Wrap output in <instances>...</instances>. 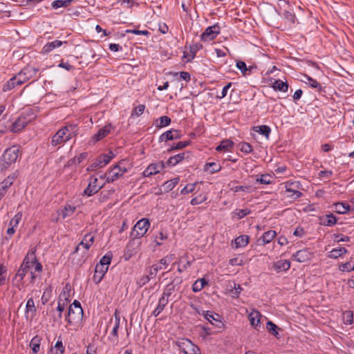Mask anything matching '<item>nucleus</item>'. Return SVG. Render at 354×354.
<instances>
[{
    "label": "nucleus",
    "mask_w": 354,
    "mask_h": 354,
    "mask_svg": "<svg viewBox=\"0 0 354 354\" xmlns=\"http://www.w3.org/2000/svg\"><path fill=\"white\" fill-rule=\"evenodd\" d=\"M266 328L272 335L279 338V330L280 328L272 322L268 321L266 324Z\"/></svg>",
    "instance_id": "c03bdc74"
},
{
    "label": "nucleus",
    "mask_w": 354,
    "mask_h": 354,
    "mask_svg": "<svg viewBox=\"0 0 354 354\" xmlns=\"http://www.w3.org/2000/svg\"><path fill=\"white\" fill-rule=\"evenodd\" d=\"M107 271L108 269L106 266L105 267L102 265L97 264L95 269V273L93 277V281L96 284L99 283L102 280Z\"/></svg>",
    "instance_id": "4be33fe9"
},
{
    "label": "nucleus",
    "mask_w": 354,
    "mask_h": 354,
    "mask_svg": "<svg viewBox=\"0 0 354 354\" xmlns=\"http://www.w3.org/2000/svg\"><path fill=\"white\" fill-rule=\"evenodd\" d=\"M335 211L338 214H345L349 210V205L346 203H337L335 204Z\"/></svg>",
    "instance_id": "8fccbe9b"
},
{
    "label": "nucleus",
    "mask_w": 354,
    "mask_h": 354,
    "mask_svg": "<svg viewBox=\"0 0 354 354\" xmlns=\"http://www.w3.org/2000/svg\"><path fill=\"white\" fill-rule=\"evenodd\" d=\"M70 291H71L70 286L68 284L66 285L65 287L63 288L62 292L59 294L58 301H62V302L66 301V305H67L68 302L70 301L69 300V297H71Z\"/></svg>",
    "instance_id": "e433bc0d"
},
{
    "label": "nucleus",
    "mask_w": 354,
    "mask_h": 354,
    "mask_svg": "<svg viewBox=\"0 0 354 354\" xmlns=\"http://www.w3.org/2000/svg\"><path fill=\"white\" fill-rule=\"evenodd\" d=\"M256 181L261 184L269 185L272 182V176L270 174H262L257 178Z\"/></svg>",
    "instance_id": "5fc2aeb1"
},
{
    "label": "nucleus",
    "mask_w": 354,
    "mask_h": 354,
    "mask_svg": "<svg viewBox=\"0 0 354 354\" xmlns=\"http://www.w3.org/2000/svg\"><path fill=\"white\" fill-rule=\"evenodd\" d=\"M348 250L345 248L339 247L334 248L328 252V257L331 259H337L343 254H346Z\"/></svg>",
    "instance_id": "72a5a7b5"
},
{
    "label": "nucleus",
    "mask_w": 354,
    "mask_h": 354,
    "mask_svg": "<svg viewBox=\"0 0 354 354\" xmlns=\"http://www.w3.org/2000/svg\"><path fill=\"white\" fill-rule=\"evenodd\" d=\"M178 346L185 354H201L199 348L189 339H182L178 342Z\"/></svg>",
    "instance_id": "9b49d317"
},
{
    "label": "nucleus",
    "mask_w": 354,
    "mask_h": 354,
    "mask_svg": "<svg viewBox=\"0 0 354 354\" xmlns=\"http://www.w3.org/2000/svg\"><path fill=\"white\" fill-rule=\"evenodd\" d=\"M321 224L327 226H333L336 224L337 218L332 214H326L320 218Z\"/></svg>",
    "instance_id": "cd10ccee"
},
{
    "label": "nucleus",
    "mask_w": 354,
    "mask_h": 354,
    "mask_svg": "<svg viewBox=\"0 0 354 354\" xmlns=\"http://www.w3.org/2000/svg\"><path fill=\"white\" fill-rule=\"evenodd\" d=\"M236 67L241 71V73L245 75H247V71H250L245 64V63L243 61H239L236 62Z\"/></svg>",
    "instance_id": "774afa93"
},
{
    "label": "nucleus",
    "mask_w": 354,
    "mask_h": 354,
    "mask_svg": "<svg viewBox=\"0 0 354 354\" xmlns=\"http://www.w3.org/2000/svg\"><path fill=\"white\" fill-rule=\"evenodd\" d=\"M149 227V220L146 218H141L134 225L131 235L135 238H141L147 233Z\"/></svg>",
    "instance_id": "39448f33"
},
{
    "label": "nucleus",
    "mask_w": 354,
    "mask_h": 354,
    "mask_svg": "<svg viewBox=\"0 0 354 354\" xmlns=\"http://www.w3.org/2000/svg\"><path fill=\"white\" fill-rule=\"evenodd\" d=\"M113 129V126L111 124H108L99 129V131L93 136L92 139L95 141H99L109 134Z\"/></svg>",
    "instance_id": "412c9836"
},
{
    "label": "nucleus",
    "mask_w": 354,
    "mask_h": 354,
    "mask_svg": "<svg viewBox=\"0 0 354 354\" xmlns=\"http://www.w3.org/2000/svg\"><path fill=\"white\" fill-rule=\"evenodd\" d=\"M250 237L248 235H241L234 239L235 248H243L248 244Z\"/></svg>",
    "instance_id": "c9c22d12"
},
{
    "label": "nucleus",
    "mask_w": 354,
    "mask_h": 354,
    "mask_svg": "<svg viewBox=\"0 0 354 354\" xmlns=\"http://www.w3.org/2000/svg\"><path fill=\"white\" fill-rule=\"evenodd\" d=\"M37 69L34 67L27 66L23 68L15 76L17 77V82L21 85L24 84L26 82L32 78L36 75Z\"/></svg>",
    "instance_id": "6e6552de"
},
{
    "label": "nucleus",
    "mask_w": 354,
    "mask_h": 354,
    "mask_svg": "<svg viewBox=\"0 0 354 354\" xmlns=\"http://www.w3.org/2000/svg\"><path fill=\"white\" fill-rule=\"evenodd\" d=\"M175 259V254H170L165 257L164 258L161 259L160 261L159 264H157L158 266H165V268H167V266L174 260Z\"/></svg>",
    "instance_id": "3c124183"
},
{
    "label": "nucleus",
    "mask_w": 354,
    "mask_h": 354,
    "mask_svg": "<svg viewBox=\"0 0 354 354\" xmlns=\"http://www.w3.org/2000/svg\"><path fill=\"white\" fill-rule=\"evenodd\" d=\"M19 149L17 146H12V147L7 149L2 156L3 166L7 167L8 166L15 163L19 157Z\"/></svg>",
    "instance_id": "423d86ee"
},
{
    "label": "nucleus",
    "mask_w": 354,
    "mask_h": 354,
    "mask_svg": "<svg viewBox=\"0 0 354 354\" xmlns=\"http://www.w3.org/2000/svg\"><path fill=\"white\" fill-rule=\"evenodd\" d=\"M171 123V118L168 116L164 115L160 117L156 122V127L157 128H162L169 125Z\"/></svg>",
    "instance_id": "37998d69"
},
{
    "label": "nucleus",
    "mask_w": 354,
    "mask_h": 354,
    "mask_svg": "<svg viewBox=\"0 0 354 354\" xmlns=\"http://www.w3.org/2000/svg\"><path fill=\"white\" fill-rule=\"evenodd\" d=\"M94 240L95 234L93 233L86 234L82 239V241L87 244V246H88L89 248L93 245Z\"/></svg>",
    "instance_id": "052dcab7"
},
{
    "label": "nucleus",
    "mask_w": 354,
    "mask_h": 354,
    "mask_svg": "<svg viewBox=\"0 0 354 354\" xmlns=\"http://www.w3.org/2000/svg\"><path fill=\"white\" fill-rule=\"evenodd\" d=\"M344 317L345 319L346 324H352L353 323V314L351 311H346L344 313Z\"/></svg>",
    "instance_id": "338daca9"
},
{
    "label": "nucleus",
    "mask_w": 354,
    "mask_h": 354,
    "mask_svg": "<svg viewBox=\"0 0 354 354\" xmlns=\"http://www.w3.org/2000/svg\"><path fill=\"white\" fill-rule=\"evenodd\" d=\"M304 77L306 80H304V82L308 84L310 87L321 90L322 86L316 80H314L307 75H305Z\"/></svg>",
    "instance_id": "09e8293b"
},
{
    "label": "nucleus",
    "mask_w": 354,
    "mask_h": 354,
    "mask_svg": "<svg viewBox=\"0 0 354 354\" xmlns=\"http://www.w3.org/2000/svg\"><path fill=\"white\" fill-rule=\"evenodd\" d=\"M77 135V125L68 124L60 129L52 137L51 144L53 146L62 145Z\"/></svg>",
    "instance_id": "7ed1b4c3"
},
{
    "label": "nucleus",
    "mask_w": 354,
    "mask_h": 354,
    "mask_svg": "<svg viewBox=\"0 0 354 354\" xmlns=\"http://www.w3.org/2000/svg\"><path fill=\"white\" fill-rule=\"evenodd\" d=\"M273 267L277 272H285L290 269V262L286 259H281L275 262Z\"/></svg>",
    "instance_id": "393cba45"
},
{
    "label": "nucleus",
    "mask_w": 354,
    "mask_h": 354,
    "mask_svg": "<svg viewBox=\"0 0 354 354\" xmlns=\"http://www.w3.org/2000/svg\"><path fill=\"white\" fill-rule=\"evenodd\" d=\"M122 162H120L118 165H115L108 171V176L106 177L107 183L115 181L127 172V169L122 166Z\"/></svg>",
    "instance_id": "0eeeda50"
},
{
    "label": "nucleus",
    "mask_w": 354,
    "mask_h": 354,
    "mask_svg": "<svg viewBox=\"0 0 354 354\" xmlns=\"http://www.w3.org/2000/svg\"><path fill=\"white\" fill-rule=\"evenodd\" d=\"M82 249L84 250L82 251V253L84 254H86L90 248H88V246H87V244L82 240V241L76 247L73 253H77L80 250Z\"/></svg>",
    "instance_id": "0e129e2a"
},
{
    "label": "nucleus",
    "mask_w": 354,
    "mask_h": 354,
    "mask_svg": "<svg viewBox=\"0 0 354 354\" xmlns=\"http://www.w3.org/2000/svg\"><path fill=\"white\" fill-rule=\"evenodd\" d=\"M207 284V281L204 278H201L200 279L196 280L193 286L192 290L195 292L201 291L205 285Z\"/></svg>",
    "instance_id": "a18cd8bd"
},
{
    "label": "nucleus",
    "mask_w": 354,
    "mask_h": 354,
    "mask_svg": "<svg viewBox=\"0 0 354 354\" xmlns=\"http://www.w3.org/2000/svg\"><path fill=\"white\" fill-rule=\"evenodd\" d=\"M251 211L248 209H236L232 212V218H235L236 219H241L246 216L247 215L250 214Z\"/></svg>",
    "instance_id": "ea45409f"
},
{
    "label": "nucleus",
    "mask_w": 354,
    "mask_h": 354,
    "mask_svg": "<svg viewBox=\"0 0 354 354\" xmlns=\"http://www.w3.org/2000/svg\"><path fill=\"white\" fill-rule=\"evenodd\" d=\"M104 185L105 183H100L98 178L96 176H91L89 179V183L84 192V194L88 196H93L100 189H101Z\"/></svg>",
    "instance_id": "1a4fd4ad"
},
{
    "label": "nucleus",
    "mask_w": 354,
    "mask_h": 354,
    "mask_svg": "<svg viewBox=\"0 0 354 354\" xmlns=\"http://www.w3.org/2000/svg\"><path fill=\"white\" fill-rule=\"evenodd\" d=\"M112 158L113 154L111 152H110L109 154H102L99 156L91 165V170L93 171L97 168H102L106 166L111 161Z\"/></svg>",
    "instance_id": "ddd939ff"
},
{
    "label": "nucleus",
    "mask_w": 354,
    "mask_h": 354,
    "mask_svg": "<svg viewBox=\"0 0 354 354\" xmlns=\"http://www.w3.org/2000/svg\"><path fill=\"white\" fill-rule=\"evenodd\" d=\"M314 257V252L309 248H304L297 251L291 258L293 261L299 263H306L310 261Z\"/></svg>",
    "instance_id": "9d476101"
},
{
    "label": "nucleus",
    "mask_w": 354,
    "mask_h": 354,
    "mask_svg": "<svg viewBox=\"0 0 354 354\" xmlns=\"http://www.w3.org/2000/svg\"><path fill=\"white\" fill-rule=\"evenodd\" d=\"M203 316L211 324L215 326L218 328H222L223 327V324L221 322V317L218 314L207 310L203 312Z\"/></svg>",
    "instance_id": "f3484780"
},
{
    "label": "nucleus",
    "mask_w": 354,
    "mask_h": 354,
    "mask_svg": "<svg viewBox=\"0 0 354 354\" xmlns=\"http://www.w3.org/2000/svg\"><path fill=\"white\" fill-rule=\"evenodd\" d=\"M185 158V153H179L169 158L168 162L170 165H176Z\"/></svg>",
    "instance_id": "4d7b16f0"
},
{
    "label": "nucleus",
    "mask_w": 354,
    "mask_h": 354,
    "mask_svg": "<svg viewBox=\"0 0 354 354\" xmlns=\"http://www.w3.org/2000/svg\"><path fill=\"white\" fill-rule=\"evenodd\" d=\"M62 45V41L59 40H55L51 42L47 43L43 48L45 53H49L55 48L60 47Z\"/></svg>",
    "instance_id": "a19ab883"
},
{
    "label": "nucleus",
    "mask_w": 354,
    "mask_h": 354,
    "mask_svg": "<svg viewBox=\"0 0 354 354\" xmlns=\"http://www.w3.org/2000/svg\"><path fill=\"white\" fill-rule=\"evenodd\" d=\"M234 146V142L230 140H223L218 146L216 147V150L217 151H232Z\"/></svg>",
    "instance_id": "c756f323"
},
{
    "label": "nucleus",
    "mask_w": 354,
    "mask_h": 354,
    "mask_svg": "<svg viewBox=\"0 0 354 354\" xmlns=\"http://www.w3.org/2000/svg\"><path fill=\"white\" fill-rule=\"evenodd\" d=\"M139 248V243L136 242L135 240H131L127 243L125 252L124 254V258L126 261L129 260L133 256L136 255L138 252Z\"/></svg>",
    "instance_id": "a211bd4d"
},
{
    "label": "nucleus",
    "mask_w": 354,
    "mask_h": 354,
    "mask_svg": "<svg viewBox=\"0 0 354 354\" xmlns=\"http://www.w3.org/2000/svg\"><path fill=\"white\" fill-rule=\"evenodd\" d=\"M6 276H7V268L3 264H0V286L4 285L6 283Z\"/></svg>",
    "instance_id": "13d9d810"
},
{
    "label": "nucleus",
    "mask_w": 354,
    "mask_h": 354,
    "mask_svg": "<svg viewBox=\"0 0 354 354\" xmlns=\"http://www.w3.org/2000/svg\"><path fill=\"white\" fill-rule=\"evenodd\" d=\"M41 338L36 335L30 340L29 346L31 348L33 354H37L40 349Z\"/></svg>",
    "instance_id": "473e14b6"
},
{
    "label": "nucleus",
    "mask_w": 354,
    "mask_h": 354,
    "mask_svg": "<svg viewBox=\"0 0 354 354\" xmlns=\"http://www.w3.org/2000/svg\"><path fill=\"white\" fill-rule=\"evenodd\" d=\"M109 324L110 325H113V328L111 333V339L113 342H117L118 337V331L120 325V312L118 310H115L113 314V318L110 320Z\"/></svg>",
    "instance_id": "4468645a"
},
{
    "label": "nucleus",
    "mask_w": 354,
    "mask_h": 354,
    "mask_svg": "<svg viewBox=\"0 0 354 354\" xmlns=\"http://www.w3.org/2000/svg\"><path fill=\"white\" fill-rule=\"evenodd\" d=\"M15 178V176H9L0 183V200L5 196L8 189L13 184Z\"/></svg>",
    "instance_id": "5701e85b"
},
{
    "label": "nucleus",
    "mask_w": 354,
    "mask_h": 354,
    "mask_svg": "<svg viewBox=\"0 0 354 354\" xmlns=\"http://www.w3.org/2000/svg\"><path fill=\"white\" fill-rule=\"evenodd\" d=\"M76 207L71 205H66L63 209L58 212L59 216L64 219L67 217L71 216L75 212Z\"/></svg>",
    "instance_id": "a878e982"
},
{
    "label": "nucleus",
    "mask_w": 354,
    "mask_h": 354,
    "mask_svg": "<svg viewBox=\"0 0 354 354\" xmlns=\"http://www.w3.org/2000/svg\"><path fill=\"white\" fill-rule=\"evenodd\" d=\"M239 149L245 153H250L253 151V147L250 144L245 142H241L239 144Z\"/></svg>",
    "instance_id": "6e6d98bb"
},
{
    "label": "nucleus",
    "mask_w": 354,
    "mask_h": 354,
    "mask_svg": "<svg viewBox=\"0 0 354 354\" xmlns=\"http://www.w3.org/2000/svg\"><path fill=\"white\" fill-rule=\"evenodd\" d=\"M73 0H56L52 3V7L54 9H57L62 7L68 6Z\"/></svg>",
    "instance_id": "603ef678"
},
{
    "label": "nucleus",
    "mask_w": 354,
    "mask_h": 354,
    "mask_svg": "<svg viewBox=\"0 0 354 354\" xmlns=\"http://www.w3.org/2000/svg\"><path fill=\"white\" fill-rule=\"evenodd\" d=\"M179 178H174L173 179L166 181L164 183L163 186L165 189H167V191H170L176 187V185L179 183Z\"/></svg>",
    "instance_id": "864d4df0"
},
{
    "label": "nucleus",
    "mask_w": 354,
    "mask_h": 354,
    "mask_svg": "<svg viewBox=\"0 0 354 354\" xmlns=\"http://www.w3.org/2000/svg\"><path fill=\"white\" fill-rule=\"evenodd\" d=\"M170 295L171 292L169 291H165L163 292L162 297L159 299L157 307L152 312L153 316L158 317L163 311L165 307L169 302V297Z\"/></svg>",
    "instance_id": "dca6fc26"
},
{
    "label": "nucleus",
    "mask_w": 354,
    "mask_h": 354,
    "mask_svg": "<svg viewBox=\"0 0 354 354\" xmlns=\"http://www.w3.org/2000/svg\"><path fill=\"white\" fill-rule=\"evenodd\" d=\"M253 129L256 132L266 136V138H269V136L271 132L270 128L267 125L257 126L254 127Z\"/></svg>",
    "instance_id": "79ce46f5"
},
{
    "label": "nucleus",
    "mask_w": 354,
    "mask_h": 354,
    "mask_svg": "<svg viewBox=\"0 0 354 354\" xmlns=\"http://www.w3.org/2000/svg\"><path fill=\"white\" fill-rule=\"evenodd\" d=\"M219 33L220 27L217 24L207 27L201 35V40L203 41H212L215 39Z\"/></svg>",
    "instance_id": "2eb2a0df"
},
{
    "label": "nucleus",
    "mask_w": 354,
    "mask_h": 354,
    "mask_svg": "<svg viewBox=\"0 0 354 354\" xmlns=\"http://www.w3.org/2000/svg\"><path fill=\"white\" fill-rule=\"evenodd\" d=\"M22 214L19 212L15 215V216L10 220L9 225L10 227L17 228L19 225V223L21 219Z\"/></svg>",
    "instance_id": "680f3d73"
},
{
    "label": "nucleus",
    "mask_w": 354,
    "mask_h": 354,
    "mask_svg": "<svg viewBox=\"0 0 354 354\" xmlns=\"http://www.w3.org/2000/svg\"><path fill=\"white\" fill-rule=\"evenodd\" d=\"M113 258V254L111 252H107L105 255H104L100 261L98 265H102L103 266H106L107 269H109V266L111 264V260Z\"/></svg>",
    "instance_id": "de8ad7c7"
},
{
    "label": "nucleus",
    "mask_w": 354,
    "mask_h": 354,
    "mask_svg": "<svg viewBox=\"0 0 354 354\" xmlns=\"http://www.w3.org/2000/svg\"><path fill=\"white\" fill-rule=\"evenodd\" d=\"M183 259H184L183 257H180L179 259V261H178L179 266H178V270L179 272H183L184 270L187 269L189 267H190V266L192 264L191 261L189 260L186 261V262L184 263Z\"/></svg>",
    "instance_id": "bf43d9fd"
},
{
    "label": "nucleus",
    "mask_w": 354,
    "mask_h": 354,
    "mask_svg": "<svg viewBox=\"0 0 354 354\" xmlns=\"http://www.w3.org/2000/svg\"><path fill=\"white\" fill-rule=\"evenodd\" d=\"M84 312L80 303L75 300L68 307L66 320L72 329L77 330L82 326Z\"/></svg>",
    "instance_id": "f03ea898"
},
{
    "label": "nucleus",
    "mask_w": 354,
    "mask_h": 354,
    "mask_svg": "<svg viewBox=\"0 0 354 354\" xmlns=\"http://www.w3.org/2000/svg\"><path fill=\"white\" fill-rule=\"evenodd\" d=\"M35 115L32 110H29L20 115L17 120L12 124L10 131L13 133H17L21 131L30 122L35 118Z\"/></svg>",
    "instance_id": "20e7f679"
},
{
    "label": "nucleus",
    "mask_w": 354,
    "mask_h": 354,
    "mask_svg": "<svg viewBox=\"0 0 354 354\" xmlns=\"http://www.w3.org/2000/svg\"><path fill=\"white\" fill-rule=\"evenodd\" d=\"M272 87L275 91H279L286 93L288 90V84L287 82H283L281 80H277L273 82Z\"/></svg>",
    "instance_id": "c85d7f7f"
},
{
    "label": "nucleus",
    "mask_w": 354,
    "mask_h": 354,
    "mask_svg": "<svg viewBox=\"0 0 354 354\" xmlns=\"http://www.w3.org/2000/svg\"><path fill=\"white\" fill-rule=\"evenodd\" d=\"M221 169V166L214 162H207L205 164L204 167V170L206 171H208L209 174H214L218 171H220Z\"/></svg>",
    "instance_id": "58836bf2"
},
{
    "label": "nucleus",
    "mask_w": 354,
    "mask_h": 354,
    "mask_svg": "<svg viewBox=\"0 0 354 354\" xmlns=\"http://www.w3.org/2000/svg\"><path fill=\"white\" fill-rule=\"evenodd\" d=\"M300 183L297 181L295 182H287L285 185L286 192L288 194V196L297 199L302 195L299 191Z\"/></svg>",
    "instance_id": "f8f14e48"
},
{
    "label": "nucleus",
    "mask_w": 354,
    "mask_h": 354,
    "mask_svg": "<svg viewBox=\"0 0 354 354\" xmlns=\"http://www.w3.org/2000/svg\"><path fill=\"white\" fill-rule=\"evenodd\" d=\"M17 77L15 75L12 78H10L6 84L3 85V91H8L15 88L16 86H21L19 83L17 82Z\"/></svg>",
    "instance_id": "4c0bfd02"
},
{
    "label": "nucleus",
    "mask_w": 354,
    "mask_h": 354,
    "mask_svg": "<svg viewBox=\"0 0 354 354\" xmlns=\"http://www.w3.org/2000/svg\"><path fill=\"white\" fill-rule=\"evenodd\" d=\"M180 137L181 133L178 130L171 129L161 134L159 140L160 142H167L168 140H173L180 138Z\"/></svg>",
    "instance_id": "aec40b11"
},
{
    "label": "nucleus",
    "mask_w": 354,
    "mask_h": 354,
    "mask_svg": "<svg viewBox=\"0 0 354 354\" xmlns=\"http://www.w3.org/2000/svg\"><path fill=\"white\" fill-rule=\"evenodd\" d=\"M277 232L274 230H268L264 232L262 236L260 238V241L262 242V245L270 243L277 236Z\"/></svg>",
    "instance_id": "bb28decb"
},
{
    "label": "nucleus",
    "mask_w": 354,
    "mask_h": 354,
    "mask_svg": "<svg viewBox=\"0 0 354 354\" xmlns=\"http://www.w3.org/2000/svg\"><path fill=\"white\" fill-rule=\"evenodd\" d=\"M66 301H58L57 303V307L56 308L57 311V315L53 316V320L55 322H59L61 321V319L62 317V313L65 310L66 308Z\"/></svg>",
    "instance_id": "7c9ffc66"
},
{
    "label": "nucleus",
    "mask_w": 354,
    "mask_h": 354,
    "mask_svg": "<svg viewBox=\"0 0 354 354\" xmlns=\"http://www.w3.org/2000/svg\"><path fill=\"white\" fill-rule=\"evenodd\" d=\"M35 269V272H38L41 273L42 271V266L41 264L37 261V258L35 257V252L32 251L27 254V255L24 259L23 263L21 265L20 268L18 269L16 277H19L21 281L24 279V277L29 272V270L33 268Z\"/></svg>",
    "instance_id": "f257e3e1"
},
{
    "label": "nucleus",
    "mask_w": 354,
    "mask_h": 354,
    "mask_svg": "<svg viewBox=\"0 0 354 354\" xmlns=\"http://www.w3.org/2000/svg\"><path fill=\"white\" fill-rule=\"evenodd\" d=\"M65 348L63 345L62 341L59 337L55 346L50 348V354H64Z\"/></svg>",
    "instance_id": "f704fd0d"
},
{
    "label": "nucleus",
    "mask_w": 354,
    "mask_h": 354,
    "mask_svg": "<svg viewBox=\"0 0 354 354\" xmlns=\"http://www.w3.org/2000/svg\"><path fill=\"white\" fill-rule=\"evenodd\" d=\"M207 199V193H201L198 196L193 198L190 202L192 205H196L201 204L202 203L206 201Z\"/></svg>",
    "instance_id": "49530a36"
},
{
    "label": "nucleus",
    "mask_w": 354,
    "mask_h": 354,
    "mask_svg": "<svg viewBox=\"0 0 354 354\" xmlns=\"http://www.w3.org/2000/svg\"><path fill=\"white\" fill-rule=\"evenodd\" d=\"M36 313V308L33 299L31 297L28 299L26 306V316L28 317L29 315L33 317Z\"/></svg>",
    "instance_id": "2f4dec72"
},
{
    "label": "nucleus",
    "mask_w": 354,
    "mask_h": 354,
    "mask_svg": "<svg viewBox=\"0 0 354 354\" xmlns=\"http://www.w3.org/2000/svg\"><path fill=\"white\" fill-rule=\"evenodd\" d=\"M197 183L187 184L182 190L180 193L182 194H187L189 193H192L195 190Z\"/></svg>",
    "instance_id": "e2e57ef3"
},
{
    "label": "nucleus",
    "mask_w": 354,
    "mask_h": 354,
    "mask_svg": "<svg viewBox=\"0 0 354 354\" xmlns=\"http://www.w3.org/2000/svg\"><path fill=\"white\" fill-rule=\"evenodd\" d=\"M283 17L291 24H294L295 21V15L291 11L286 10L283 13Z\"/></svg>",
    "instance_id": "69168bd1"
},
{
    "label": "nucleus",
    "mask_w": 354,
    "mask_h": 354,
    "mask_svg": "<svg viewBox=\"0 0 354 354\" xmlns=\"http://www.w3.org/2000/svg\"><path fill=\"white\" fill-rule=\"evenodd\" d=\"M262 315L259 311L253 309L248 315L250 323L254 329L259 330L261 328V319Z\"/></svg>",
    "instance_id": "6ab92c4d"
},
{
    "label": "nucleus",
    "mask_w": 354,
    "mask_h": 354,
    "mask_svg": "<svg viewBox=\"0 0 354 354\" xmlns=\"http://www.w3.org/2000/svg\"><path fill=\"white\" fill-rule=\"evenodd\" d=\"M162 169L163 165L162 163L151 164L143 171V175L145 177H149L158 174Z\"/></svg>",
    "instance_id": "b1692460"
}]
</instances>
